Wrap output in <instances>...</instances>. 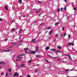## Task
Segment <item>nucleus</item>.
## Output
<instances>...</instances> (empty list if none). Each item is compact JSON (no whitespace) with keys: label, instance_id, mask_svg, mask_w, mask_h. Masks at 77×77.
Listing matches in <instances>:
<instances>
[{"label":"nucleus","instance_id":"37998d69","mask_svg":"<svg viewBox=\"0 0 77 77\" xmlns=\"http://www.w3.org/2000/svg\"><path fill=\"white\" fill-rule=\"evenodd\" d=\"M13 46H11L10 47L8 48H11L12 47H13Z\"/></svg>","mask_w":77,"mask_h":77},{"label":"nucleus","instance_id":"1a4fd4ad","mask_svg":"<svg viewBox=\"0 0 77 77\" xmlns=\"http://www.w3.org/2000/svg\"><path fill=\"white\" fill-rule=\"evenodd\" d=\"M48 56H49V57H52L53 59L55 58H57V57H52L50 55L48 54Z\"/></svg>","mask_w":77,"mask_h":77},{"label":"nucleus","instance_id":"a19ab883","mask_svg":"<svg viewBox=\"0 0 77 77\" xmlns=\"http://www.w3.org/2000/svg\"><path fill=\"white\" fill-rule=\"evenodd\" d=\"M38 71V70H35V73L36 72H37V71Z\"/></svg>","mask_w":77,"mask_h":77},{"label":"nucleus","instance_id":"dca6fc26","mask_svg":"<svg viewBox=\"0 0 77 77\" xmlns=\"http://www.w3.org/2000/svg\"><path fill=\"white\" fill-rule=\"evenodd\" d=\"M62 10H63V8H61L60 10V12H63V11H62Z\"/></svg>","mask_w":77,"mask_h":77},{"label":"nucleus","instance_id":"f704fd0d","mask_svg":"<svg viewBox=\"0 0 77 77\" xmlns=\"http://www.w3.org/2000/svg\"><path fill=\"white\" fill-rule=\"evenodd\" d=\"M14 30H15V29L13 28V29H12V32H14Z\"/></svg>","mask_w":77,"mask_h":77},{"label":"nucleus","instance_id":"e2e57ef3","mask_svg":"<svg viewBox=\"0 0 77 77\" xmlns=\"http://www.w3.org/2000/svg\"><path fill=\"white\" fill-rule=\"evenodd\" d=\"M41 32L39 33V34H38V36H39V34H41Z\"/></svg>","mask_w":77,"mask_h":77},{"label":"nucleus","instance_id":"79ce46f5","mask_svg":"<svg viewBox=\"0 0 77 77\" xmlns=\"http://www.w3.org/2000/svg\"><path fill=\"white\" fill-rule=\"evenodd\" d=\"M23 39H22V40L20 41V42H22V41H23Z\"/></svg>","mask_w":77,"mask_h":77},{"label":"nucleus","instance_id":"e433bc0d","mask_svg":"<svg viewBox=\"0 0 77 77\" xmlns=\"http://www.w3.org/2000/svg\"><path fill=\"white\" fill-rule=\"evenodd\" d=\"M74 45V43H72V46H73V45Z\"/></svg>","mask_w":77,"mask_h":77},{"label":"nucleus","instance_id":"f8f14e48","mask_svg":"<svg viewBox=\"0 0 77 77\" xmlns=\"http://www.w3.org/2000/svg\"><path fill=\"white\" fill-rule=\"evenodd\" d=\"M72 43L69 42L68 43V44L67 45V46H70V45H71Z\"/></svg>","mask_w":77,"mask_h":77},{"label":"nucleus","instance_id":"20e7f679","mask_svg":"<svg viewBox=\"0 0 77 77\" xmlns=\"http://www.w3.org/2000/svg\"><path fill=\"white\" fill-rule=\"evenodd\" d=\"M66 56H68V57H69L70 58V60H72V58L71 57V55H70V54L66 55Z\"/></svg>","mask_w":77,"mask_h":77},{"label":"nucleus","instance_id":"393cba45","mask_svg":"<svg viewBox=\"0 0 77 77\" xmlns=\"http://www.w3.org/2000/svg\"><path fill=\"white\" fill-rule=\"evenodd\" d=\"M57 53H61V51H57Z\"/></svg>","mask_w":77,"mask_h":77},{"label":"nucleus","instance_id":"13d9d810","mask_svg":"<svg viewBox=\"0 0 77 77\" xmlns=\"http://www.w3.org/2000/svg\"><path fill=\"white\" fill-rule=\"evenodd\" d=\"M64 1L65 2H66V0H64Z\"/></svg>","mask_w":77,"mask_h":77},{"label":"nucleus","instance_id":"5701e85b","mask_svg":"<svg viewBox=\"0 0 77 77\" xmlns=\"http://www.w3.org/2000/svg\"><path fill=\"white\" fill-rule=\"evenodd\" d=\"M66 35V32H65L64 34V35H63L64 37H65V36Z\"/></svg>","mask_w":77,"mask_h":77},{"label":"nucleus","instance_id":"f257e3e1","mask_svg":"<svg viewBox=\"0 0 77 77\" xmlns=\"http://www.w3.org/2000/svg\"><path fill=\"white\" fill-rule=\"evenodd\" d=\"M25 55H26V54H22L18 55L17 57V59L16 60V61H17V60L20 61V60H21V57H23L20 56H25Z\"/></svg>","mask_w":77,"mask_h":77},{"label":"nucleus","instance_id":"2f4dec72","mask_svg":"<svg viewBox=\"0 0 77 77\" xmlns=\"http://www.w3.org/2000/svg\"><path fill=\"white\" fill-rule=\"evenodd\" d=\"M8 75H9L8 74V73H6L5 75H6V76H8Z\"/></svg>","mask_w":77,"mask_h":77},{"label":"nucleus","instance_id":"bb28decb","mask_svg":"<svg viewBox=\"0 0 77 77\" xmlns=\"http://www.w3.org/2000/svg\"><path fill=\"white\" fill-rule=\"evenodd\" d=\"M44 60L47 62H48V63L49 62V61H48L47 60Z\"/></svg>","mask_w":77,"mask_h":77},{"label":"nucleus","instance_id":"a18cd8bd","mask_svg":"<svg viewBox=\"0 0 77 77\" xmlns=\"http://www.w3.org/2000/svg\"><path fill=\"white\" fill-rule=\"evenodd\" d=\"M48 32V31H45V33H47Z\"/></svg>","mask_w":77,"mask_h":77},{"label":"nucleus","instance_id":"49530a36","mask_svg":"<svg viewBox=\"0 0 77 77\" xmlns=\"http://www.w3.org/2000/svg\"><path fill=\"white\" fill-rule=\"evenodd\" d=\"M40 25H41V26H42V25H44V23H41V24H40Z\"/></svg>","mask_w":77,"mask_h":77},{"label":"nucleus","instance_id":"b1692460","mask_svg":"<svg viewBox=\"0 0 77 77\" xmlns=\"http://www.w3.org/2000/svg\"><path fill=\"white\" fill-rule=\"evenodd\" d=\"M57 9H58L57 10V12H59V11H60V8H58Z\"/></svg>","mask_w":77,"mask_h":77},{"label":"nucleus","instance_id":"bf43d9fd","mask_svg":"<svg viewBox=\"0 0 77 77\" xmlns=\"http://www.w3.org/2000/svg\"><path fill=\"white\" fill-rule=\"evenodd\" d=\"M8 41V39H5V41Z\"/></svg>","mask_w":77,"mask_h":77},{"label":"nucleus","instance_id":"c756f323","mask_svg":"<svg viewBox=\"0 0 77 77\" xmlns=\"http://www.w3.org/2000/svg\"><path fill=\"white\" fill-rule=\"evenodd\" d=\"M62 30L63 31L65 30V28L63 27Z\"/></svg>","mask_w":77,"mask_h":77},{"label":"nucleus","instance_id":"69168bd1","mask_svg":"<svg viewBox=\"0 0 77 77\" xmlns=\"http://www.w3.org/2000/svg\"><path fill=\"white\" fill-rule=\"evenodd\" d=\"M11 44H15V43H11Z\"/></svg>","mask_w":77,"mask_h":77},{"label":"nucleus","instance_id":"9b49d317","mask_svg":"<svg viewBox=\"0 0 77 77\" xmlns=\"http://www.w3.org/2000/svg\"><path fill=\"white\" fill-rule=\"evenodd\" d=\"M19 2L20 4V5H21V4H22V0H19Z\"/></svg>","mask_w":77,"mask_h":77},{"label":"nucleus","instance_id":"a211bd4d","mask_svg":"<svg viewBox=\"0 0 77 77\" xmlns=\"http://www.w3.org/2000/svg\"><path fill=\"white\" fill-rule=\"evenodd\" d=\"M59 24V23L57 22V23H56L55 24V26H57V25H58V24Z\"/></svg>","mask_w":77,"mask_h":77},{"label":"nucleus","instance_id":"f03ea898","mask_svg":"<svg viewBox=\"0 0 77 77\" xmlns=\"http://www.w3.org/2000/svg\"><path fill=\"white\" fill-rule=\"evenodd\" d=\"M29 52L32 54H35L36 53V51L31 50L29 51Z\"/></svg>","mask_w":77,"mask_h":77},{"label":"nucleus","instance_id":"72a5a7b5","mask_svg":"<svg viewBox=\"0 0 77 77\" xmlns=\"http://www.w3.org/2000/svg\"><path fill=\"white\" fill-rule=\"evenodd\" d=\"M66 9V7H64V10L65 11Z\"/></svg>","mask_w":77,"mask_h":77},{"label":"nucleus","instance_id":"c9c22d12","mask_svg":"<svg viewBox=\"0 0 77 77\" xmlns=\"http://www.w3.org/2000/svg\"><path fill=\"white\" fill-rule=\"evenodd\" d=\"M37 2H38V3H42L41 2H40V1H38Z\"/></svg>","mask_w":77,"mask_h":77},{"label":"nucleus","instance_id":"338daca9","mask_svg":"<svg viewBox=\"0 0 77 77\" xmlns=\"http://www.w3.org/2000/svg\"><path fill=\"white\" fill-rule=\"evenodd\" d=\"M2 53H3V52H6L5 51H3L2 52Z\"/></svg>","mask_w":77,"mask_h":77},{"label":"nucleus","instance_id":"39448f33","mask_svg":"<svg viewBox=\"0 0 77 77\" xmlns=\"http://www.w3.org/2000/svg\"><path fill=\"white\" fill-rule=\"evenodd\" d=\"M39 47H38L36 46V52L37 51L39 52Z\"/></svg>","mask_w":77,"mask_h":77},{"label":"nucleus","instance_id":"0e129e2a","mask_svg":"<svg viewBox=\"0 0 77 77\" xmlns=\"http://www.w3.org/2000/svg\"><path fill=\"white\" fill-rule=\"evenodd\" d=\"M21 45V44H19V45H18V46H20V45Z\"/></svg>","mask_w":77,"mask_h":77},{"label":"nucleus","instance_id":"7c9ffc66","mask_svg":"<svg viewBox=\"0 0 77 77\" xmlns=\"http://www.w3.org/2000/svg\"><path fill=\"white\" fill-rule=\"evenodd\" d=\"M67 77H77V76H76L70 77L69 76H68V75H67Z\"/></svg>","mask_w":77,"mask_h":77},{"label":"nucleus","instance_id":"3c124183","mask_svg":"<svg viewBox=\"0 0 77 77\" xmlns=\"http://www.w3.org/2000/svg\"><path fill=\"white\" fill-rule=\"evenodd\" d=\"M57 60H59V61H60V60H59V59H57Z\"/></svg>","mask_w":77,"mask_h":77},{"label":"nucleus","instance_id":"c85d7f7f","mask_svg":"<svg viewBox=\"0 0 77 77\" xmlns=\"http://www.w3.org/2000/svg\"><path fill=\"white\" fill-rule=\"evenodd\" d=\"M8 70L9 72H11V69H8Z\"/></svg>","mask_w":77,"mask_h":77},{"label":"nucleus","instance_id":"7ed1b4c3","mask_svg":"<svg viewBox=\"0 0 77 77\" xmlns=\"http://www.w3.org/2000/svg\"><path fill=\"white\" fill-rule=\"evenodd\" d=\"M19 75V74L17 72H15L14 74L13 77H16V76H18Z\"/></svg>","mask_w":77,"mask_h":77},{"label":"nucleus","instance_id":"ea45409f","mask_svg":"<svg viewBox=\"0 0 77 77\" xmlns=\"http://www.w3.org/2000/svg\"><path fill=\"white\" fill-rule=\"evenodd\" d=\"M72 5L73 6H74V3H72Z\"/></svg>","mask_w":77,"mask_h":77},{"label":"nucleus","instance_id":"6ab92c4d","mask_svg":"<svg viewBox=\"0 0 77 77\" xmlns=\"http://www.w3.org/2000/svg\"><path fill=\"white\" fill-rule=\"evenodd\" d=\"M24 50H25V51H26V50H29V48H24Z\"/></svg>","mask_w":77,"mask_h":77},{"label":"nucleus","instance_id":"a878e982","mask_svg":"<svg viewBox=\"0 0 77 77\" xmlns=\"http://www.w3.org/2000/svg\"><path fill=\"white\" fill-rule=\"evenodd\" d=\"M68 38H70L71 37V35H69V34L68 35Z\"/></svg>","mask_w":77,"mask_h":77},{"label":"nucleus","instance_id":"9d476101","mask_svg":"<svg viewBox=\"0 0 77 77\" xmlns=\"http://www.w3.org/2000/svg\"><path fill=\"white\" fill-rule=\"evenodd\" d=\"M2 63H3V65H5V63L4 61H1L0 62V64H2Z\"/></svg>","mask_w":77,"mask_h":77},{"label":"nucleus","instance_id":"603ef678","mask_svg":"<svg viewBox=\"0 0 77 77\" xmlns=\"http://www.w3.org/2000/svg\"><path fill=\"white\" fill-rule=\"evenodd\" d=\"M21 35L20 36V38H19V39H21Z\"/></svg>","mask_w":77,"mask_h":77},{"label":"nucleus","instance_id":"6e6d98bb","mask_svg":"<svg viewBox=\"0 0 77 77\" xmlns=\"http://www.w3.org/2000/svg\"><path fill=\"white\" fill-rule=\"evenodd\" d=\"M23 18H25V17H26V16H23Z\"/></svg>","mask_w":77,"mask_h":77},{"label":"nucleus","instance_id":"4d7b16f0","mask_svg":"<svg viewBox=\"0 0 77 77\" xmlns=\"http://www.w3.org/2000/svg\"><path fill=\"white\" fill-rule=\"evenodd\" d=\"M25 53H27V52L26 51H25Z\"/></svg>","mask_w":77,"mask_h":77},{"label":"nucleus","instance_id":"ddd939ff","mask_svg":"<svg viewBox=\"0 0 77 77\" xmlns=\"http://www.w3.org/2000/svg\"><path fill=\"white\" fill-rule=\"evenodd\" d=\"M57 48L59 49H61L62 48V47L60 46H58L57 47Z\"/></svg>","mask_w":77,"mask_h":77},{"label":"nucleus","instance_id":"5fc2aeb1","mask_svg":"<svg viewBox=\"0 0 77 77\" xmlns=\"http://www.w3.org/2000/svg\"><path fill=\"white\" fill-rule=\"evenodd\" d=\"M39 12V11H37L36 12L37 13Z\"/></svg>","mask_w":77,"mask_h":77},{"label":"nucleus","instance_id":"774afa93","mask_svg":"<svg viewBox=\"0 0 77 77\" xmlns=\"http://www.w3.org/2000/svg\"><path fill=\"white\" fill-rule=\"evenodd\" d=\"M19 77H22V76H19Z\"/></svg>","mask_w":77,"mask_h":77},{"label":"nucleus","instance_id":"8fccbe9b","mask_svg":"<svg viewBox=\"0 0 77 77\" xmlns=\"http://www.w3.org/2000/svg\"><path fill=\"white\" fill-rule=\"evenodd\" d=\"M2 20V18H0V21H1Z\"/></svg>","mask_w":77,"mask_h":77},{"label":"nucleus","instance_id":"4468645a","mask_svg":"<svg viewBox=\"0 0 77 77\" xmlns=\"http://www.w3.org/2000/svg\"><path fill=\"white\" fill-rule=\"evenodd\" d=\"M50 49V47H46L45 48V50H49Z\"/></svg>","mask_w":77,"mask_h":77},{"label":"nucleus","instance_id":"680f3d73","mask_svg":"<svg viewBox=\"0 0 77 77\" xmlns=\"http://www.w3.org/2000/svg\"><path fill=\"white\" fill-rule=\"evenodd\" d=\"M55 53L56 54H57V52H56Z\"/></svg>","mask_w":77,"mask_h":77},{"label":"nucleus","instance_id":"0eeeda50","mask_svg":"<svg viewBox=\"0 0 77 77\" xmlns=\"http://www.w3.org/2000/svg\"><path fill=\"white\" fill-rule=\"evenodd\" d=\"M35 40H36V38L32 39V42H34V43L36 42V41Z\"/></svg>","mask_w":77,"mask_h":77},{"label":"nucleus","instance_id":"c03bdc74","mask_svg":"<svg viewBox=\"0 0 77 77\" xmlns=\"http://www.w3.org/2000/svg\"><path fill=\"white\" fill-rule=\"evenodd\" d=\"M61 37H62V34L61 33H60Z\"/></svg>","mask_w":77,"mask_h":77},{"label":"nucleus","instance_id":"09e8293b","mask_svg":"<svg viewBox=\"0 0 77 77\" xmlns=\"http://www.w3.org/2000/svg\"><path fill=\"white\" fill-rule=\"evenodd\" d=\"M40 56H37V55H36V57H39Z\"/></svg>","mask_w":77,"mask_h":77},{"label":"nucleus","instance_id":"864d4df0","mask_svg":"<svg viewBox=\"0 0 77 77\" xmlns=\"http://www.w3.org/2000/svg\"><path fill=\"white\" fill-rule=\"evenodd\" d=\"M56 39H55L54 40V42H55V41H56Z\"/></svg>","mask_w":77,"mask_h":77},{"label":"nucleus","instance_id":"cd10ccee","mask_svg":"<svg viewBox=\"0 0 77 77\" xmlns=\"http://www.w3.org/2000/svg\"><path fill=\"white\" fill-rule=\"evenodd\" d=\"M21 66H25L26 65V64H20Z\"/></svg>","mask_w":77,"mask_h":77},{"label":"nucleus","instance_id":"f3484780","mask_svg":"<svg viewBox=\"0 0 77 77\" xmlns=\"http://www.w3.org/2000/svg\"><path fill=\"white\" fill-rule=\"evenodd\" d=\"M52 32H53V30H51L49 32V35H50L51 34V33H52Z\"/></svg>","mask_w":77,"mask_h":77},{"label":"nucleus","instance_id":"de8ad7c7","mask_svg":"<svg viewBox=\"0 0 77 77\" xmlns=\"http://www.w3.org/2000/svg\"><path fill=\"white\" fill-rule=\"evenodd\" d=\"M23 30L21 29V30H20V31H19V32H22V31H23Z\"/></svg>","mask_w":77,"mask_h":77},{"label":"nucleus","instance_id":"423d86ee","mask_svg":"<svg viewBox=\"0 0 77 77\" xmlns=\"http://www.w3.org/2000/svg\"><path fill=\"white\" fill-rule=\"evenodd\" d=\"M50 50L54 52L55 51H56V49L54 48H53L52 49H50Z\"/></svg>","mask_w":77,"mask_h":77},{"label":"nucleus","instance_id":"052dcab7","mask_svg":"<svg viewBox=\"0 0 77 77\" xmlns=\"http://www.w3.org/2000/svg\"><path fill=\"white\" fill-rule=\"evenodd\" d=\"M36 65L37 66H38V65H40V64H37Z\"/></svg>","mask_w":77,"mask_h":77},{"label":"nucleus","instance_id":"6e6552de","mask_svg":"<svg viewBox=\"0 0 77 77\" xmlns=\"http://www.w3.org/2000/svg\"><path fill=\"white\" fill-rule=\"evenodd\" d=\"M8 6L6 5L5 7V9L6 10H8Z\"/></svg>","mask_w":77,"mask_h":77},{"label":"nucleus","instance_id":"4be33fe9","mask_svg":"<svg viewBox=\"0 0 77 77\" xmlns=\"http://www.w3.org/2000/svg\"><path fill=\"white\" fill-rule=\"evenodd\" d=\"M32 62V60H29L28 61V63H30Z\"/></svg>","mask_w":77,"mask_h":77},{"label":"nucleus","instance_id":"58836bf2","mask_svg":"<svg viewBox=\"0 0 77 77\" xmlns=\"http://www.w3.org/2000/svg\"><path fill=\"white\" fill-rule=\"evenodd\" d=\"M3 74H4V73H2L1 74V75H3Z\"/></svg>","mask_w":77,"mask_h":77},{"label":"nucleus","instance_id":"412c9836","mask_svg":"<svg viewBox=\"0 0 77 77\" xmlns=\"http://www.w3.org/2000/svg\"><path fill=\"white\" fill-rule=\"evenodd\" d=\"M59 36V34H56L55 36V37H57Z\"/></svg>","mask_w":77,"mask_h":77},{"label":"nucleus","instance_id":"473e14b6","mask_svg":"<svg viewBox=\"0 0 77 77\" xmlns=\"http://www.w3.org/2000/svg\"><path fill=\"white\" fill-rule=\"evenodd\" d=\"M65 71H69V69H65Z\"/></svg>","mask_w":77,"mask_h":77},{"label":"nucleus","instance_id":"2eb2a0df","mask_svg":"<svg viewBox=\"0 0 77 77\" xmlns=\"http://www.w3.org/2000/svg\"><path fill=\"white\" fill-rule=\"evenodd\" d=\"M51 29V27H48V28H45V30H46V29H48V30L49 29Z\"/></svg>","mask_w":77,"mask_h":77},{"label":"nucleus","instance_id":"aec40b11","mask_svg":"<svg viewBox=\"0 0 77 77\" xmlns=\"http://www.w3.org/2000/svg\"><path fill=\"white\" fill-rule=\"evenodd\" d=\"M11 49H10V50H8L7 51H5V52H8V51H11Z\"/></svg>","mask_w":77,"mask_h":77},{"label":"nucleus","instance_id":"4c0bfd02","mask_svg":"<svg viewBox=\"0 0 77 77\" xmlns=\"http://www.w3.org/2000/svg\"><path fill=\"white\" fill-rule=\"evenodd\" d=\"M73 9H74V11H75V10H76V8H73Z\"/></svg>","mask_w":77,"mask_h":77}]
</instances>
